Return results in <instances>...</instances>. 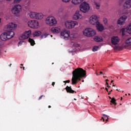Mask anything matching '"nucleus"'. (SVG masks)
Here are the masks:
<instances>
[{
	"label": "nucleus",
	"mask_w": 131,
	"mask_h": 131,
	"mask_svg": "<svg viewBox=\"0 0 131 131\" xmlns=\"http://www.w3.org/2000/svg\"><path fill=\"white\" fill-rule=\"evenodd\" d=\"M82 15L79 14V12L76 11L73 16L74 20H78V19H81Z\"/></svg>",
	"instance_id": "obj_15"
},
{
	"label": "nucleus",
	"mask_w": 131,
	"mask_h": 131,
	"mask_svg": "<svg viewBox=\"0 0 131 131\" xmlns=\"http://www.w3.org/2000/svg\"><path fill=\"white\" fill-rule=\"evenodd\" d=\"M90 23L93 25H96L99 23V20L98 19V16L96 15H93L90 18Z\"/></svg>",
	"instance_id": "obj_12"
},
{
	"label": "nucleus",
	"mask_w": 131,
	"mask_h": 131,
	"mask_svg": "<svg viewBox=\"0 0 131 131\" xmlns=\"http://www.w3.org/2000/svg\"><path fill=\"white\" fill-rule=\"evenodd\" d=\"M17 27V25L13 23L8 24L5 28V32L2 33L0 36L1 40L5 41L7 39H11L15 35V33L12 31Z\"/></svg>",
	"instance_id": "obj_1"
},
{
	"label": "nucleus",
	"mask_w": 131,
	"mask_h": 131,
	"mask_svg": "<svg viewBox=\"0 0 131 131\" xmlns=\"http://www.w3.org/2000/svg\"><path fill=\"white\" fill-rule=\"evenodd\" d=\"M52 85H53V86H54L55 85V82H52Z\"/></svg>",
	"instance_id": "obj_39"
},
{
	"label": "nucleus",
	"mask_w": 131,
	"mask_h": 131,
	"mask_svg": "<svg viewBox=\"0 0 131 131\" xmlns=\"http://www.w3.org/2000/svg\"><path fill=\"white\" fill-rule=\"evenodd\" d=\"M66 90L67 93H69L70 94H74V93L76 94V91L73 90L71 88V86H67L66 88Z\"/></svg>",
	"instance_id": "obj_19"
},
{
	"label": "nucleus",
	"mask_w": 131,
	"mask_h": 131,
	"mask_svg": "<svg viewBox=\"0 0 131 131\" xmlns=\"http://www.w3.org/2000/svg\"><path fill=\"white\" fill-rule=\"evenodd\" d=\"M103 22H104L105 25H107V23L108 22V20H107V18H103Z\"/></svg>",
	"instance_id": "obj_32"
},
{
	"label": "nucleus",
	"mask_w": 131,
	"mask_h": 131,
	"mask_svg": "<svg viewBox=\"0 0 131 131\" xmlns=\"http://www.w3.org/2000/svg\"><path fill=\"white\" fill-rule=\"evenodd\" d=\"M116 91H119V90H118V89H116Z\"/></svg>",
	"instance_id": "obj_58"
},
{
	"label": "nucleus",
	"mask_w": 131,
	"mask_h": 131,
	"mask_svg": "<svg viewBox=\"0 0 131 131\" xmlns=\"http://www.w3.org/2000/svg\"><path fill=\"white\" fill-rule=\"evenodd\" d=\"M108 81H109V80L108 79L105 80V85H106L107 88H111V86L109 85V83H108Z\"/></svg>",
	"instance_id": "obj_31"
},
{
	"label": "nucleus",
	"mask_w": 131,
	"mask_h": 131,
	"mask_svg": "<svg viewBox=\"0 0 131 131\" xmlns=\"http://www.w3.org/2000/svg\"><path fill=\"white\" fill-rule=\"evenodd\" d=\"M20 66H23V64H20Z\"/></svg>",
	"instance_id": "obj_53"
},
{
	"label": "nucleus",
	"mask_w": 131,
	"mask_h": 131,
	"mask_svg": "<svg viewBox=\"0 0 131 131\" xmlns=\"http://www.w3.org/2000/svg\"><path fill=\"white\" fill-rule=\"evenodd\" d=\"M103 117L102 118V119H103V121H108V116L103 114Z\"/></svg>",
	"instance_id": "obj_27"
},
{
	"label": "nucleus",
	"mask_w": 131,
	"mask_h": 131,
	"mask_svg": "<svg viewBox=\"0 0 131 131\" xmlns=\"http://www.w3.org/2000/svg\"><path fill=\"white\" fill-rule=\"evenodd\" d=\"M28 41H29V42H30L31 46H34V45H35V41L32 38H29Z\"/></svg>",
	"instance_id": "obj_24"
},
{
	"label": "nucleus",
	"mask_w": 131,
	"mask_h": 131,
	"mask_svg": "<svg viewBox=\"0 0 131 131\" xmlns=\"http://www.w3.org/2000/svg\"><path fill=\"white\" fill-rule=\"evenodd\" d=\"M80 10L83 13H86L90 10V6L86 2H84L80 5Z\"/></svg>",
	"instance_id": "obj_9"
},
{
	"label": "nucleus",
	"mask_w": 131,
	"mask_h": 131,
	"mask_svg": "<svg viewBox=\"0 0 131 131\" xmlns=\"http://www.w3.org/2000/svg\"><path fill=\"white\" fill-rule=\"evenodd\" d=\"M96 26L98 31L102 32V31L104 30V26H103V25L101 24L100 22L97 23V24L96 25Z\"/></svg>",
	"instance_id": "obj_17"
},
{
	"label": "nucleus",
	"mask_w": 131,
	"mask_h": 131,
	"mask_svg": "<svg viewBox=\"0 0 131 131\" xmlns=\"http://www.w3.org/2000/svg\"><path fill=\"white\" fill-rule=\"evenodd\" d=\"M51 37H52L53 36V35H51Z\"/></svg>",
	"instance_id": "obj_62"
},
{
	"label": "nucleus",
	"mask_w": 131,
	"mask_h": 131,
	"mask_svg": "<svg viewBox=\"0 0 131 131\" xmlns=\"http://www.w3.org/2000/svg\"><path fill=\"white\" fill-rule=\"evenodd\" d=\"M82 81V82H83V81H84L83 80Z\"/></svg>",
	"instance_id": "obj_60"
},
{
	"label": "nucleus",
	"mask_w": 131,
	"mask_h": 131,
	"mask_svg": "<svg viewBox=\"0 0 131 131\" xmlns=\"http://www.w3.org/2000/svg\"><path fill=\"white\" fill-rule=\"evenodd\" d=\"M122 0H120V2H122Z\"/></svg>",
	"instance_id": "obj_59"
},
{
	"label": "nucleus",
	"mask_w": 131,
	"mask_h": 131,
	"mask_svg": "<svg viewBox=\"0 0 131 131\" xmlns=\"http://www.w3.org/2000/svg\"><path fill=\"white\" fill-rule=\"evenodd\" d=\"M99 49V46H95L93 48V52H97Z\"/></svg>",
	"instance_id": "obj_30"
},
{
	"label": "nucleus",
	"mask_w": 131,
	"mask_h": 131,
	"mask_svg": "<svg viewBox=\"0 0 131 131\" xmlns=\"http://www.w3.org/2000/svg\"><path fill=\"white\" fill-rule=\"evenodd\" d=\"M105 90H106V92H108V89L107 88H105Z\"/></svg>",
	"instance_id": "obj_43"
},
{
	"label": "nucleus",
	"mask_w": 131,
	"mask_h": 131,
	"mask_svg": "<svg viewBox=\"0 0 131 131\" xmlns=\"http://www.w3.org/2000/svg\"><path fill=\"white\" fill-rule=\"evenodd\" d=\"M12 66V63H10V64H9V67H11Z\"/></svg>",
	"instance_id": "obj_44"
},
{
	"label": "nucleus",
	"mask_w": 131,
	"mask_h": 131,
	"mask_svg": "<svg viewBox=\"0 0 131 131\" xmlns=\"http://www.w3.org/2000/svg\"><path fill=\"white\" fill-rule=\"evenodd\" d=\"M46 23L48 25H50V26H54V25H56V24H57V20L54 17H48L46 18Z\"/></svg>",
	"instance_id": "obj_7"
},
{
	"label": "nucleus",
	"mask_w": 131,
	"mask_h": 131,
	"mask_svg": "<svg viewBox=\"0 0 131 131\" xmlns=\"http://www.w3.org/2000/svg\"><path fill=\"white\" fill-rule=\"evenodd\" d=\"M94 4H95V5L97 10H99V9H100V3H98L96 2H95Z\"/></svg>",
	"instance_id": "obj_29"
},
{
	"label": "nucleus",
	"mask_w": 131,
	"mask_h": 131,
	"mask_svg": "<svg viewBox=\"0 0 131 131\" xmlns=\"http://www.w3.org/2000/svg\"><path fill=\"white\" fill-rule=\"evenodd\" d=\"M29 16L31 19H36V12H30L29 14Z\"/></svg>",
	"instance_id": "obj_23"
},
{
	"label": "nucleus",
	"mask_w": 131,
	"mask_h": 131,
	"mask_svg": "<svg viewBox=\"0 0 131 131\" xmlns=\"http://www.w3.org/2000/svg\"><path fill=\"white\" fill-rule=\"evenodd\" d=\"M126 30L129 34H131V23L127 27Z\"/></svg>",
	"instance_id": "obj_25"
},
{
	"label": "nucleus",
	"mask_w": 131,
	"mask_h": 131,
	"mask_svg": "<svg viewBox=\"0 0 131 131\" xmlns=\"http://www.w3.org/2000/svg\"><path fill=\"white\" fill-rule=\"evenodd\" d=\"M95 41H96V42H101L103 41V38L101 36H96L94 38Z\"/></svg>",
	"instance_id": "obj_21"
},
{
	"label": "nucleus",
	"mask_w": 131,
	"mask_h": 131,
	"mask_svg": "<svg viewBox=\"0 0 131 131\" xmlns=\"http://www.w3.org/2000/svg\"><path fill=\"white\" fill-rule=\"evenodd\" d=\"M60 35L64 39H67L68 37H70L72 39L73 38H76V34L73 33L70 35V31L68 30H63L61 32Z\"/></svg>",
	"instance_id": "obj_4"
},
{
	"label": "nucleus",
	"mask_w": 131,
	"mask_h": 131,
	"mask_svg": "<svg viewBox=\"0 0 131 131\" xmlns=\"http://www.w3.org/2000/svg\"><path fill=\"white\" fill-rule=\"evenodd\" d=\"M20 68L22 69V67H20Z\"/></svg>",
	"instance_id": "obj_61"
},
{
	"label": "nucleus",
	"mask_w": 131,
	"mask_h": 131,
	"mask_svg": "<svg viewBox=\"0 0 131 131\" xmlns=\"http://www.w3.org/2000/svg\"><path fill=\"white\" fill-rule=\"evenodd\" d=\"M111 103L112 104H114V105H116L117 103H116V100H115V98H113L111 99Z\"/></svg>",
	"instance_id": "obj_28"
},
{
	"label": "nucleus",
	"mask_w": 131,
	"mask_h": 131,
	"mask_svg": "<svg viewBox=\"0 0 131 131\" xmlns=\"http://www.w3.org/2000/svg\"><path fill=\"white\" fill-rule=\"evenodd\" d=\"M22 11V7L20 5H15L11 10V12L13 14H19L20 12Z\"/></svg>",
	"instance_id": "obj_10"
},
{
	"label": "nucleus",
	"mask_w": 131,
	"mask_h": 131,
	"mask_svg": "<svg viewBox=\"0 0 131 131\" xmlns=\"http://www.w3.org/2000/svg\"><path fill=\"white\" fill-rule=\"evenodd\" d=\"M113 86H115V85L113 83Z\"/></svg>",
	"instance_id": "obj_51"
},
{
	"label": "nucleus",
	"mask_w": 131,
	"mask_h": 131,
	"mask_svg": "<svg viewBox=\"0 0 131 131\" xmlns=\"http://www.w3.org/2000/svg\"><path fill=\"white\" fill-rule=\"evenodd\" d=\"M51 107H52V106H51V105L48 106V108H51Z\"/></svg>",
	"instance_id": "obj_45"
},
{
	"label": "nucleus",
	"mask_w": 131,
	"mask_h": 131,
	"mask_svg": "<svg viewBox=\"0 0 131 131\" xmlns=\"http://www.w3.org/2000/svg\"><path fill=\"white\" fill-rule=\"evenodd\" d=\"M127 18V17L125 15H123L120 17L118 20L117 24L119 25H123V23L125 22V20Z\"/></svg>",
	"instance_id": "obj_14"
},
{
	"label": "nucleus",
	"mask_w": 131,
	"mask_h": 131,
	"mask_svg": "<svg viewBox=\"0 0 131 131\" xmlns=\"http://www.w3.org/2000/svg\"><path fill=\"white\" fill-rule=\"evenodd\" d=\"M125 96H127V94H125Z\"/></svg>",
	"instance_id": "obj_56"
},
{
	"label": "nucleus",
	"mask_w": 131,
	"mask_h": 131,
	"mask_svg": "<svg viewBox=\"0 0 131 131\" xmlns=\"http://www.w3.org/2000/svg\"><path fill=\"white\" fill-rule=\"evenodd\" d=\"M111 92H112V90H111V91L108 92V95H110V94H111Z\"/></svg>",
	"instance_id": "obj_40"
},
{
	"label": "nucleus",
	"mask_w": 131,
	"mask_h": 131,
	"mask_svg": "<svg viewBox=\"0 0 131 131\" xmlns=\"http://www.w3.org/2000/svg\"><path fill=\"white\" fill-rule=\"evenodd\" d=\"M128 96H130V94L128 93Z\"/></svg>",
	"instance_id": "obj_52"
},
{
	"label": "nucleus",
	"mask_w": 131,
	"mask_h": 131,
	"mask_svg": "<svg viewBox=\"0 0 131 131\" xmlns=\"http://www.w3.org/2000/svg\"><path fill=\"white\" fill-rule=\"evenodd\" d=\"M21 0H14V4H18V3H20Z\"/></svg>",
	"instance_id": "obj_34"
},
{
	"label": "nucleus",
	"mask_w": 131,
	"mask_h": 131,
	"mask_svg": "<svg viewBox=\"0 0 131 131\" xmlns=\"http://www.w3.org/2000/svg\"><path fill=\"white\" fill-rule=\"evenodd\" d=\"M71 0H62V2H63V3H69V2Z\"/></svg>",
	"instance_id": "obj_36"
},
{
	"label": "nucleus",
	"mask_w": 131,
	"mask_h": 131,
	"mask_svg": "<svg viewBox=\"0 0 131 131\" xmlns=\"http://www.w3.org/2000/svg\"><path fill=\"white\" fill-rule=\"evenodd\" d=\"M83 34L88 37H92V36H95V35L97 34V33L96 32V31L93 29L89 28H86L83 31Z\"/></svg>",
	"instance_id": "obj_5"
},
{
	"label": "nucleus",
	"mask_w": 131,
	"mask_h": 131,
	"mask_svg": "<svg viewBox=\"0 0 131 131\" xmlns=\"http://www.w3.org/2000/svg\"><path fill=\"white\" fill-rule=\"evenodd\" d=\"M102 74H103V72H100V74H99V75H102Z\"/></svg>",
	"instance_id": "obj_41"
},
{
	"label": "nucleus",
	"mask_w": 131,
	"mask_h": 131,
	"mask_svg": "<svg viewBox=\"0 0 131 131\" xmlns=\"http://www.w3.org/2000/svg\"><path fill=\"white\" fill-rule=\"evenodd\" d=\"M43 18V14L41 13L36 12V19L37 20H41Z\"/></svg>",
	"instance_id": "obj_20"
},
{
	"label": "nucleus",
	"mask_w": 131,
	"mask_h": 131,
	"mask_svg": "<svg viewBox=\"0 0 131 131\" xmlns=\"http://www.w3.org/2000/svg\"><path fill=\"white\" fill-rule=\"evenodd\" d=\"M108 98H109V99H110L111 100H112V98H111V97L108 96Z\"/></svg>",
	"instance_id": "obj_42"
},
{
	"label": "nucleus",
	"mask_w": 131,
	"mask_h": 131,
	"mask_svg": "<svg viewBox=\"0 0 131 131\" xmlns=\"http://www.w3.org/2000/svg\"><path fill=\"white\" fill-rule=\"evenodd\" d=\"M30 35H31V30L26 31L20 35L19 39H26L27 38H29Z\"/></svg>",
	"instance_id": "obj_11"
},
{
	"label": "nucleus",
	"mask_w": 131,
	"mask_h": 131,
	"mask_svg": "<svg viewBox=\"0 0 131 131\" xmlns=\"http://www.w3.org/2000/svg\"><path fill=\"white\" fill-rule=\"evenodd\" d=\"M1 23H2V19L1 18H0V24H1Z\"/></svg>",
	"instance_id": "obj_46"
},
{
	"label": "nucleus",
	"mask_w": 131,
	"mask_h": 131,
	"mask_svg": "<svg viewBox=\"0 0 131 131\" xmlns=\"http://www.w3.org/2000/svg\"><path fill=\"white\" fill-rule=\"evenodd\" d=\"M83 2V0H72V4L73 5H79V4H81Z\"/></svg>",
	"instance_id": "obj_22"
},
{
	"label": "nucleus",
	"mask_w": 131,
	"mask_h": 131,
	"mask_svg": "<svg viewBox=\"0 0 131 131\" xmlns=\"http://www.w3.org/2000/svg\"><path fill=\"white\" fill-rule=\"evenodd\" d=\"M96 75L98 76L99 75V74H98V73H96Z\"/></svg>",
	"instance_id": "obj_47"
},
{
	"label": "nucleus",
	"mask_w": 131,
	"mask_h": 131,
	"mask_svg": "<svg viewBox=\"0 0 131 131\" xmlns=\"http://www.w3.org/2000/svg\"><path fill=\"white\" fill-rule=\"evenodd\" d=\"M77 25H78V23L76 21L70 20L65 23L66 27L69 29H71Z\"/></svg>",
	"instance_id": "obj_8"
},
{
	"label": "nucleus",
	"mask_w": 131,
	"mask_h": 131,
	"mask_svg": "<svg viewBox=\"0 0 131 131\" xmlns=\"http://www.w3.org/2000/svg\"><path fill=\"white\" fill-rule=\"evenodd\" d=\"M51 31L52 33H59L61 32V29L58 27H53L51 28Z\"/></svg>",
	"instance_id": "obj_18"
},
{
	"label": "nucleus",
	"mask_w": 131,
	"mask_h": 131,
	"mask_svg": "<svg viewBox=\"0 0 131 131\" xmlns=\"http://www.w3.org/2000/svg\"><path fill=\"white\" fill-rule=\"evenodd\" d=\"M63 82L65 83L64 84H66V83H69L70 82V81L69 80L64 81Z\"/></svg>",
	"instance_id": "obj_35"
},
{
	"label": "nucleus",
	"mask_w": 131,
	"mask_h": 131,
	"mask_svg": "<svg viewBox=\"0 0 131 131\" xmlns=\"http://www.w3.org/2000/svg\"><path fill=\"white\" fill-rule=\"evenodd\" d=\"M60 12H62V9H60Z\"/></svg>",
	"instance_id": "obj_55"
},
{
	"label": "nucleus",
	"mask_w": 131,
	"mask_h": 131,
	"mask_svg": "<svg viewBox=\"0 0 131 131\" xmlns=\"http://www.w3.org/2000/svg\"><path fill=\"white\" fill-rule=\"evenodd\" d=\"M41 34V32H40L39 31H35L34 33V36H39V35H40Z\"/></svg>",
	"instance_id": "obj_26"
},
{
	"label": "nucleus",
	"mask_w": 131,
	"mask_h": 131,
	"mask_svg": "<svg viewBox=\"0 0 131 131\" xmlns=\"http://www.w3.org/2000/svg\"><path fill=\"white\" fill-rule=\"evenodd\" d=\"M28 25L30 28L33 29H37L39 27V23L36 20H30L28 23Z\"/></svg>",
	"instance_id": "obj_6"
},
{
	"label": "nucleus",
	"mask_w": 131,
	"mask_h": 131,
	"mask_svg": "<svg viewBox=\"0 0 131 131\" xmlns=\"http://www.w3.org/2000/svg\"><path fill=\"white\" fill-rule=\"evenodd\" d=\"M131 46V37L127 38L125 41V43L122 46H115L114 47V50H117L118 51H122L123 48L125 49H128V47Z\"/></svg>",
	"instance_id": "obj_3"
},
{
	"label": "nucleus",
	"mask_w": 131,
	"mask_h": 131,
	"mask_svg": "<svg viewBox=\"0 0 131 131\" xmlns=\"http://www.w3.org/2000/svg\"><path fill=\"white\" fill-rule=\"evenodd\" d=\"M131 0H127L123 4L124 9H130Z\"/></svg>",
	"instance_id": "obj_16"
},
{
	"label": "nucleus",
	"mask_w": 131,
	"mask_h": 131,
	"mask_svg": "<svg viewBox=\"0 0 131 131\" xmlns=\"http://www.w3.org/2000/svg\"><path fill=\"white\" fill-rule=\"evenodd\" d=\"M42 97H45L44 95H41V96H40L38 98V100H41V98H42Z\"/></svg>",
	"instance_id": "obj_37"
},
{
	"label": "nucleus",
	"mask_w": 131,
	"mask_h": 131,
	"mask_svg": "<svg viewBox=\"0 0 131 131\" xmlns=\"http://www.w3.org/2000/svg\"><path fill=\"white\" fill-rule=\"evenodd\" d=\"M23 43V41H20L18 42V45H20V43Z\"/></svg>",
	"instance_id": "obj_38"
},
{
	"label": "nucleus",
	"mask_w": 131,
	"mask_h": 131,
	"mask_svg": "<svg viewBox=\"0 0 131 131\" xmlns=\"http://www.w3.org/2000/svg\"><path fill=\"white\" fill-rule=\"evenodd\" d=\"M25 68L23 67V70H25Z\"/></svg>",
	"instance_id": "obj_49"
},
{
	"label": "nucleus",
	"mask_w": 131,
	"mask_h": 131,
	"mask_svg": "<svg viewBox=\"0 0 131 131\" xmlns=\"http://www.w3.org/2000/svg\"><path fill=\"white\" fill-rule=\"evenodd\" d=\"M121 31L122 32V36H124V32L125 31V29H124V28L122 29Z\"/></svg>",
	"instance_id": "obj_33"
},
{
	"label": "nucleus",
	"mask_w": 131,
	"mask_h": 131,
	"mask_svg": "<svg viewBox=\"0 0 131 131\" xmlns=\"http://www.w3.org/2000/svg\"><path fill=\"white\" fill-rule=\"evenodd\" d=\"M72 73V84H77L78 81L81 80V78L86 77V71L80 68L76 69Z\"/></svg>",
	"instance_id": "obj_2"
},
{
	"label": "nucleus",
	"mask_w": 131,
	"mask_h": 131,
	"mask_svg": "<svg viewBox=\"0 0 131 131\" xmlns=\"http://www.w3.org/2000/svg\"><path fill=\"white\" fill-rule=\"evenodd\" d=\"M74 100L75 101H76V99H75V98H74Z\"/></svg>",
	"instance_id": "obj_54"
},
{
	"label": "nucleus",
	"mask_w": 131,
	"mask_h": 131,
	"mask_svg": "<svg viewBox=\"0 0 131 131\" xmlns=\"http://www.w3.org/2000/svg\"><path fill=\"white\" fill-rule=\"evenodd\" d=\"M6 1H11V0H6Z\"/></svg>",
	"instance_id": "obj_63"
},
{
	"label": "nucleus",
	"mask_w": 131,
	"mask_h": 131,
	"mask_svg": "<svg viewBox=\"0 0 131 131\" xmlns=\"http://www.w3.org/2000/svg\"><path fill=\"white\" fill-rule=\"evenodd\" d=\"M106 76H103V78H106Z\"/></svg>",
	"instance_id": "obj_48"
},
{
	"label": "nucleus",
	"mask_w": 131,
	"mask_h": 131,
	"mask_svg": "<svg viewBox=\"0 0 131 131\" xmlns=\"http://www.w3.org/2000/svg\"><path fill=\"white\" fill-rule=\"evenodd\" d=\"M113 81H114L112 80V81H111V83H112V82H113Z\"/></svg>",
	"instance_id": "obj_50"
},
{
	"label": "nucleus",
	"mask_w": 131,
	"mask_h": 131,
	"mask_svg": "<svg viewBox=\"0 0 131 131\" xmlns=\"http://www.w3.org/2000/svg\"><path fill=\"white\" fill-rule=\"evenodd\" d=\"M120 40V39H119V37L117 36H114L111 38V42L112 45H114V46L118 45Z\"/></svg>",
	"instance_id": "obj_13"
},
{
	"label": "nucleus",
	"mask_w": 131,
	"mask_h": 131,
	"mask_svg": "<svg viewBox=\"0 0 131 131\" xmlns=\"http://www.w3.org/2000/svg\"><path fill=\"white\" fill-rule=\"evenodd\" d=\"M96 84H98V83H96Z\"/></svg>",
	"instance_id": "obj_64"
},
{
	"label": "nucleus",
	"mask_w": 131,
	"mask_h": 131,
	"mask_svg": "<svg viewBox=\"0 0 131 131\" xmlns=\"http://www.w3.org/2000/svg\"><path fill=\"white\" fill-rule=\"evenodd\" d=\"M122 100V97H121V101Z\"/></svg>",
	"instance_id": "obj_57"
}]
</instances>
